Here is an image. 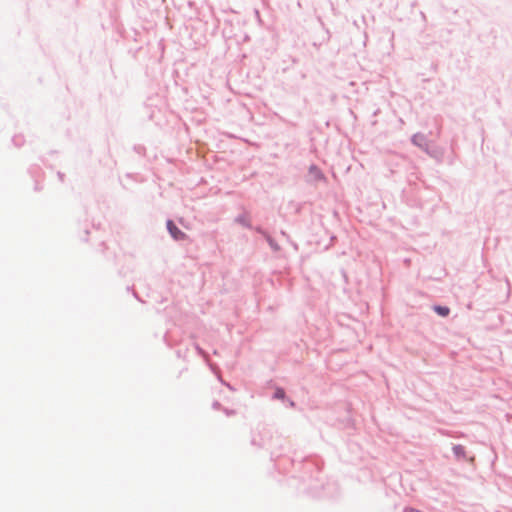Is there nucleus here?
<instances>
[{
    "label": "nucleus",
    "instance_id": "1",
    "mask_svg": "<svg viewBox=\"0 0 512 512\" xmlns=\"http://www.w3.org/2000/svg\"><path fill=\"white\" fill-rule=\"evenodd\" d=\"M167 228L174 239L179 240L184 238L185 234L177 228L173 221L169 220L167 222Z\"/></svg>",
    "mask_w": 512,
    "mask_h": 512
},
{
    "label": "nucleus",
    "instance_id": "2",
    "mask_svg": "<svg viewBox=\"0 0 512 512\" xmlns=\"http://www.w3.org/2000/svg\"><path fill=\"white\" fill-rule=\"evenodd\" d=\"M435 312L438 313L440 316H443V317H446L450 310L448 307H443V306H436L434 308Z\"/></svg>",
    "mask_w": 512,
    "mask_h": 512
},
{
    "label": "nucleus",
    "instance_id": "3",
    "mask_svg": "<svg viewBox=\"0 0 512 512\" xmlns=\"http://www.w3.org/2000/svg\"><path fill=\"white\" fill-rule=\"evenodd\" d=\"M453 451L457 457H464L465 456V448L461 445H457L453 448Z\"/></svg>",
    "mask_w": 512,
    "mask_h": 512
},
{
    "label": "nucleus",
    "instance_id": "4",
    "mask_svg": "<svg viewBox=\"0 0 512 512\" xmlns=\"http://www.w3.org/2000/svg\"><path fill=\"white\" fill-rule=\"evenodd\" d=\"M274 397L277 399H283L285 397V392L282 388H277L274 393Z\"/></svg>",
    "mask_w": 512,
    "mask_h": 512
},
{
    "label": "nucleus",
    "instance_id": "5",
    "mask_svg": "<svg viewBox=\"0 0 512 512\" xmlns=\"http://www.w3.org/2000/svg\"><path fill=\"white\" fill-rule=\"evenodd\" d=\"M310 172L313 173L316 178L321 179L323 177L322 173L316 167H312Z\"/></svg>",
    "mask_w": 512,
    "mask_h": 512
}]
</instances>
